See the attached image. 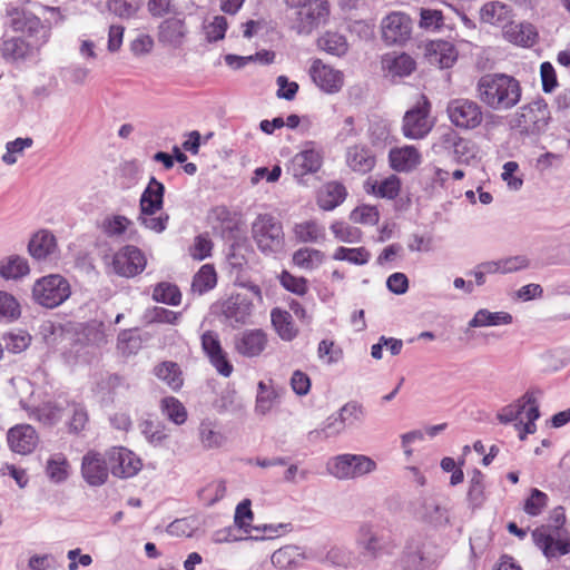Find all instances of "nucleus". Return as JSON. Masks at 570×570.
Listing matches in <instances>:
<instances>
[{"mask_svg": "<svg viewBox=\"0 0 570 570\" xmlns=\"http://www.w3.org/2000/svg\"><path fill=\"white\" fill-rule=\"evenodd\" d=\"M476 95L482 104L492 110H510L522 96L520 81L507 73H487L476 83Z\"/></svg>", "mask_w": 570, "mask_h": 570, "instance_id": "1", "label": "nucleus"}, {"mask_svg": "<svg viewBox=\"0 0 570 570\" xmlns=\"http://www.w3.org/2000/svg\"><path fill=\"white\" fill-rule=\"evenodd\" d=\"M4 28L41 50L51 38L50 22L22 7L7 9Z\"/></svg>", "mask_w": 570, "mask_h": 570, "instance_id": "2", "label": "nucleus"}, {"mask_svg": "<svg viewBox=\"0 0 570 570\" xmlns=\"http://www.w3.org/2000/svg\"><path fill=\"white\" fill-rule=\"evenodd\" d=\"M539 416L537 393L532 390L525 392L524 395L515 402L503 406L497 414V419L503 424L519 420V422L515 423V428L519 431L520 440H524L528 434L535 432V421Z\"/></svg>", "mask_w": 570, "mask_h": 570, "instance_id": "3", "label": "nucleus"}, {"mask_svg": "<svg viewBox=\"0 0 570 570\" xmlns=\"http://www.w3.org/2000/svg\"><path fill=\"white\" fill-rule=\"evenodd\" d=\"M289 8L296 9L294 29L298 35H311L331 18L328 0H285Z\"/></svg>", "mask_w": 570, "mask_h": 570, "instance_id": "4", "label": "nucleus"}, {"mask_svg": "<svg viewBox=\"0 0 570 570\" xmlns=\"http://www.w3.org/2000/svg\"><path fill=\"white\" fill-rule=\"evenodd\" d=\"M252 237L264 254H276L285 246L282 223L271 214H259L252 223Z\"/></svg>", "mask_w": 570, "mask_h": 570, "instance_id": "5", "label": "nucleus"}, {"mask_svg": "<svg viewBox=\"0 0 570 570\" xmlns=\"http://www.w3.org/2000/svg\"><path fill=\"white\" fill-rule=\"evenodd\" d=\"M32 295L40 305L53 308L70 296V286L61 275L52 274L38 279L32 288Z\"/></svg>", "mask_w": 570, "mask_h": 570, "instance_id": "6", "label": "nucleus"}, {"mask_svg": "<svg viewBox=\"0 0 570 570\" xmlns=\"http://www.w3.org/2000/svg\"><path fill=\"white\" fill-rule=\"evenodd\" d=\"M327 469L333 476L348 480L373 472L376 469V463L370 456L346 453L333 458L328 462Z\"/></svg>", "mask_w": 570, "mask_h": 570, "instance_id": "7", "label": "nucleus"}, {"mask_svg": "<svg viewBox=\"0 0 570 570\" xmlns=\"http://www.w3.org/2000/svg\"><path fill=\"white\" fill-rule=\"evenodd\" d=\"M446 114L452 125L461 130H473L483 121L482 107L469 98H455L449 101Z\"/></svg>", "mask_w": 570, "mask_h": 570, "instance_id": "8", "label": "nucleus"}, {"mask_svg": "<svg viewBox=\"0 0 570 570\" xmlns=\"http://www.w3.org/2000/svg\"><path fill=\"white\" fill-rule=\"evenodd\" d=\"M430 111L431 102L426 96L421 95L415 106L407 110L403 117V135L410 139L425 137L433 127V122L429 117Z\"/></svg>", "mask_w": 570, "mask_h": 570, "instance_id": "9", "label": "nucleus"}, {"mask_svg": "<svg viewBox=\"0 0 570 570\" xmlns=\"http://www.w3.org/2000/svg\"><path fill=\"white\" fill-rule=\"evenodd\" d=\"M550 119V111L544 100H535L524 105L515 115L514 126L522 132L538 134Z\"/></svg>", "mask_w": 570, "mask_h": 570, "instance_id": "10", "label": "nucleus"}, {"mask_svg": "<svg viewBox=\"0 0 570 570\" xmlns=\"http://www.w3.org/2000/svg\"><path fill=\"white\" fill-rule=\"evenodd\" d=\"M40 52L41 49L4 29L0 39V55L6 62L23 63L37 58Z\"/></svg>", "mask_w": 570, "mask_h": 570, "instance_id": "11", "label": "nucleus"}, {"mask_svg": "<svg viewBox=\"0 0 570 570\" xmlns=\"http://www.w3.org/2000/svg\"><path fill=\"white\" fill-rule=\"evenodd\" d=\"M110 472L119 479L135 476L142 468L138 455L125 446H112L106 452Z\"/></svg>", "mask_w": 570, "mask_h": 570, "instance_id": "12", "label": "nucleus"}, {"mask_svg": "<svg viewBox=\"0 0 570 570\" xmlns=\"http://www.w3.org/2000/svg\"><path fill=\"white\" fill-rule=\"evenodd\" d=\"M106 454L89 450L81 459V476L90 487H101L109 478L110 466Z\"/></svg>", "mask_w": 570, "mask_h": 570, "instance_id": "13", "label": "nucleus"}, {"mask_svg": "<svg viewBox=\"0 0 570 570\" xmlns=\"http://www.w3.org/2000/svg\"><path fill=\"white\" fill-rule=\"evenodd\" d=\"M200 340L202 348L212 366L219 375L229 377L234 372V366L228 360L227 353L222 347L218 334L214 331H206Z\"/></svg>", "mask_w": 570, "mask_h": 570, "instance_id": "14", "label": "nucleus"}, {"mask_svg": "<svg viewBox=\"0 0 570 570\" xmlns=\"http://www.w3.org/2000/svg\"><path fill=\"white\" fill-rule=\"evenodd\" d=\"M381 30L387 45L404 43L411 37V18L404 12L393 11L383 18Z\"/></svg>", "mask_w": 570, "mask_h": 570, "instance_id": "15", "label": "nucleus"}, {"mask_svg": "<svg viewBox=\"0 0 570 570\" xmlns=\"http://www.w3.org/2000/svg\"><path fill=\"white\" fill-rule=\"evenodd\" d=\"M146 263V257L138 247L127 245L114 255L112 268L120 276L134 277L145 269Z\"/></svg>", "mask_w": 570, "mask_h": 570, "instance_id": "16", "label": "nucleus"}, {"mask_svg": "<svg viewBox=\"0 0 570 570\" xmlns=\"http://www.w3.org/2000/svg\"><path fill=\"white\" fill-rule=\"evenodd\" d=\"M309 75L313 82L326 94H336L343 88L344 73L324 63L321 59H315L312 62Z\"/></svg>", "mask_w": 570, "mask_h": 570, "instance_id": "17", "label": "nucleus"}, {"mask_svg": "<svg viewBox=\"0 0 570 570\" xmlns=\"http://www.w3.org/2000/svg\"><path fill=\"white\" fill-rule=\"evenodd\" d=\"M253 303L242 294L230 295L219 303L220 314L233 326L246 324L253 313Z\"/></svg>", "mask_w": 570, "mask_h": 570, "instance_id": "18", "label": "nucleus"}, {"mask_svg": "<svg viewBox=\"0 0 570 570\" xmlns=\"http://www.w3.org/2000/svg\"><path fill=\"white\" fill-rule=\"evenodd\" d=\"M7 442L12 452L26 455L36 450L39 435L30 424H17L9 429Z\"/></svg>", "mask_w": 570, "mask_h": 570, "instance_id": "19", "label": "nucleus"}, {"mask_svg": "<svg viewBox=\"0 0 570 570\" xmlns=\"http://www.w3.org/2000/svg\"><path fill=\"white\" fill-rule=\"evenodd\" d=\"M535 546L547 558H556L570 552V539H557L550 527H539L532 532Z\"/></svg>", "mask_w": 570, "mask_h": 570, "instance_id": "20", "label": "nucleus"}, {"mask_svg": "<svg viewBox=\"0 0 570 570\" xmlns=\"http://www.w3.org/2000/svg\"><path fill=\"white\" fill-rule=\"evenodd\" d=\"M268 344L267 334L261 328L246 330L235 337V351L244 357H257Z\"/></svg>", "mask_w": 570, "mask_h": 570, "instance_id": "21", "label": "nucleus"}, {"mask_svg": "<svg viewBox=\"0 0 570 570\" xmlns=\"http://www.w3.org/2000/svg\"><path fill=\"white\" fill-rule=\"evenodd\" d=\"M345 164L354 173L365 175L372 171L376 165V156L364 144H355L345 151Z\"/></svg>", "mask_w": 570, "mask_h": 570, "instance_id": "22", "label": "nucleus"}, {"mask_svg": "<svg viewBox=\"0 0 570 570\" xmlns=\"http://www.w3.org/2000/svg\"><path fill=\"white\" fill-rule=\"evenodd\" d=\"M323 165V155L315 148H306L297 153L289 163L288 170L296 178L317 173Z\"/></svg>", "mask_w": 570, "mask_h": 570, "instance_id": "23", "label": "nucleus"}, {"mask_svg": "<svg viewBox=\"0 0 570 570\" xmlns=\"http://www.w3.org/2000/svg\"><path fill=\"white\" fill-rule=\"evenodd\" d=\"M421 154L413 146L392 148L389 153V163L397 173H410L421 164Z\"/></svg>", "mask_w": 570, "mask_h": 570, "instance_id": "24", "label": "nucleus"}, {"mask_svg": "<svg viewBox=\"0 0 570 570\" xmlns=\"http://www.w3.org/2000/svg\"><path fill=\"white\" fill-rule=\"evenodd\" d=\"M165 186L151 177L139 199V209L142 215H155L163 208Z\"/></svg>", "mask_w": 570, "mask_h": 570, "instance_id": "25", "label": "nucleus"}, {"mask_svg": "<svg viewBox=\"0 0 570 570\" xmlns=\"http://www.w3.org/2000/svg\"><path fill=\"white\" fill-rule=\"evenodd\" d=\"M402 181L392 174L382 180L368 177L364 183V190L377 198L395 199L401 193Z\"/></svg>", "mask_w": 570, "mask_h": 570, "instance_id": "26", "label": "nucleus"}, {"mask_svg": "<svg viewBox=\"0 0 570 570\" xmlns=\"http://www.w3.org/2000/svg\"><path fill=\"white\" fill-rule=\"evenodd\" d=\"M503 37L509 42L521 46L532 47L538 41V31L530 22H513L511 21L502 30Z\"/></svg>", "mask_w": 570, "mask_h": 570, "instance_id": "27", "label": "nucleus"}, {"mask_svg": "<svg viewBox=\"0 0 570 570\" xmlns=\"http://www.w3.org/2000/svg\"><path fill=\"white\" fill-rule=\"evenodd\" d=\"M480 18L482 22L502 27L503 30L512 21L513 10L504 2L490 1L482 6Z\"/></svg>", "mask_w": 570, "mask_h": 570, "instance_id": "28", "label": "nucleus"}, {"mask_svg": "<svg viewBox=\"0 0 570 570\" xmlns=\"http://www.w3.org/2000/svg\"><path fill=\"white\" fill-rule=\"evenodd\" d=\"M306 556L302 548L293 544L284 546L272 554V563L279 570H294L299 568Z\"/></svg>", "mask_w": 570, "mask_h": 570, "instance_id": "29", "label": "nucleus"}, {"mask_svg": "<svg viewBox=\"0 0 570 570\" xmlns=\"http://www.w3.org/2000/svg\"><path fill=\"white\" fill-rule=\"evenodd\" d=\"M185 36L186 28L183 19L169 18L159 26L158 39L164 45L178 48L183 45Z\"/></svg>", "mask_w": 570, "mask_h": 570, "instance_id": "30", "label": "nucleus"}, {"mask_svg": "<svg viewBox=\"0 0 570 570\" xmlns=\"http://www.w3.org/2000/svg\"><path fill=\"white\" fill-rule=\"evenodd\" d=\"M28 250L35 259H46L57 250L55 235L46 229L37 232L28 244Z\"/></svg>", "mask_w": 570, "mask_h": 570, "instance_id": "31", "label": "nucleus"}, {"mask_svg": "<svg viewBox=\"0 0 570 570\" xmlns=\"http://www.w3.org/2000/svg\"><path fill=\"white\" fill-rule=\"evenodd\" d=\"M414 59L407 53H386L382 58V67L392 77H406L415 69Z\"/></svg>", "mask_w": 570, "mask_h": 570, "instance_id": "32", "label": "nucleus"}, {"mask_svg": "<svg viewBox=\"0 0 570 570\" xmlns=\"http://www.w3.org/2000/svg\"><path fill=\"white\" fill-rule=\"evenodd\" d=\"M141 434L155 448H165L169 444V429L159 420L147 419L139 425Z\"/></svg>", "mask_w": 570, "mask_h": 570, "instance_id": "33", "label": "nucleus"}, {"mask_svg": "<svg viewBox=\"0 0 570 570\" xmlns=\"http://www.w3.org/2000/svg\"><path fill=\"white\" fill-rule=\"evenodd\" d=\"M154 374L175 392L179 391L184 385L183 372L176 362H160L154 367Z\"/></svg>", "mask_w": 570, "mask_h": 570, "instance_id": "34", "label": "nucleus"}, {"mask_svg": "<svg viewBox=\"0 0 570 570\" xmlns=\"http://www.w3.org/2000/svg\"><path fill=\"white\" fill-rule=\"evenodd\" d=\"M272 324L284 341H292L298 334V330L293 322L292 314L288 311L275 307L271 312Z\"/></svg>", "mask_w": 570, "mask_h": 570, "instance_id": "35", "label": "nucleus"}, {"mask_svg": "<svg viewBox=\"0 0 570 570\" xmlns=\"http://www.w3.org/2000/svg\"><path fill=\"white\" fill-rule=\"evenodd\" d=\"M325 258V253L317 248L302 247L293 253L292 262L302 269L312 271L320 267Z\"/></svg>", "mask_w": 570, "mask_h": 570, "instance_id": "36", "label": "nucleus"}, {"mask_svg": "<svg viewBox=\"0 0 570 570\" xmlns=\"http://www.w3.org/2000/svg\"><path fill=\"white\" fill-rule=\"evenodd\" d=\"M346 196L347 191L342 183H327L318 197L320 207L324 210H332L341 205Z\"/></svg>", "mask_w": 570, "mask_h": 570, "instance_id": "37", "label": "nucleus"}, {"mask_svg": "<svg viewBox=\"0 0 570 570\" xmlns=\"http://www.w3.org/2000/svg\"><path fill=\"white\" fill-rule=\"evenodd\" d=\"M294 235L301 243H322L326 234L324 227L316 220H305L294 226Z\"/></svg>", "mask_w": 570, "mask_h": 570, "instance_id": "38", "label": "nucleus"}, {"mask_svg": "<svg viewBox=\"0 0 570 570\" xmlns=\"http://www.w3.org/2000/svg\"><path fill=\"white\" fill-rule=\"evenodd\" d=\"M217 285V273L213 264L203 265L194 275L191 292L203 295Z\"/></svg>", "mask_w": 570, "mask_h": 570, "instance_id": "39", "label": "nucleus"}, {"mask_svg": "<svg viewBox=\"0 0 570 570\" xmlns=\"http://www.w3.org/2000/svg\"><path fill=\"white\" fill-rule=\"evenodd\" d=\"M160 412L176 425L184 424L188 419L185 405L175 396H165L159 403Z\"/></svg>", "mask_w": 570, "mask_h": 570, "instance_id": "40", "label": "nucleus"}, {"mask_svg": "<svg viewBox=\"0 0 570 570\" xmlns=\"http://www.w3.org/2000/svg\"><path fill=\"white\" fill-rule=\"evenodd\" d=\"M151 297L157 303L178 306L181 304L183 294L176 284L160 282L154 286Z\"/></svg>", "mask_w": 570, "mask_h": 570, "instance_id": "41", "label": "nucleus"}, {"mask_svg": "<svg viewBox=\"0 0 570 570\" xmlns=\"http://www.w3.org/2000/svg\"><path fill=\"white\" fill-rule=\"evenodd\" d=\"M332 258L337 262H347L353 265H365L371 259V252L364 247H345L338 246L332 255Z\"/></svg>", "mask_w": 570, "mask_h": 570, "instance_id": "42", "label": "nucleus"}, {"mask_svg": "<svg viewBox=\"0 0 570 570\" xmlns=\"http://www.w3.org/2000/svg\"><path fill=\"white\" fill-rule=\"evenodd\" d=\"M30 268L24 257L12 255L0 264V276L6 279H17L29 274Z\"/></svg>", "mask_w": 570, "mask_h": 570, "instance_id": "43", "label": "nucleus"}, {"mask_svg": "<svg viewBox=\"0 0 570 570\" xmlns=\"http://www.w3.org/2000/svg\"><path fill=\"white\" fill-rule=\"evenodd\" d=\"M321 50L333 56H344L348 50L346 38L337 32L327 31L317 39Z\"/></svg>", "mask_w": 570, "mask_h": 570, "instance_id": "44", "label": "nucleus"}, {"mask_svg": "<svg viewBox=\"0 0 570 570\" xmlns=\"http://www.w3.org/2000/svg\"><path fill=\"white\" fill-rule=\"evenodd\" d=\"M430 51L441 68H450L458 59V51L453 43L444 40L433 41Z\"/></svg>", "mask_w": 570, "mask_h": 570, "instance_id": "45", "label": "nucleus"}, {"mask_svg": "<svg viewBox=\"0 0 570 570\" xmlns=\"http://www.w3.org/2000/svg\"><path fill=\"white\" fill-rule=\"evenodd\" d=\"M330 230L341 243L357 244L363 239V232L358 227L343 220L333 222Z\"/></svg>", "mask_w": 570, "mask_h": 570, "instance_id": "46", "label": "nucleus"}, {"mask_svg": "<svg viewBox=\"0 0 570 570\" xmlns=\"http://www.w3.org/2000/svg\"><path fill=\"white\" fill-rule=\"evenodd\" d=\"M512 323V316L507 312H489L480 309L469 322L470 327L495 326Z\"/></svg>", "mask_w": 570, "mask_h": 570, "instance_id": "47", "label": "nucleus"}, {"mask_svg": "<svg viewBox=\"0 0 570 570\" xmlns=\"http://www.w3.org/2000/svg\"><path fill=\"white\" fill-rule=\"evenodd\" d=\"M419 27L429 32H440L445 27V16L442 10L420 8Z\"/></svg>", "mask_w": 570, "mask_h": 570, "instance_id": "48", "label": "nucleus"}, {"mask_svg": "<svg viewBox=\"0 0 570 570\" xmlns=\"http://www.w3.org/2000/svg\"><path fill=\"white\" fill-rule=\"evenodd\" d=\"M348 217L353 224H358L363 226H375L380 222L381 214L377 206L362 204L356 206L350 213Z\"/></svg>", "mask_w": 570, "mask_h": 570, "instance_id": "49", "label": "nucleus"}, {"mask_svg": "<svg viewBox=\"0 0 570 570\" xmlns=\"http://www.w3.org/2000/svg\"><path fill=\"white\" fill-rule=\"evenodd\" d=\"M141 347V340L137 330H122L117 337V351L122 356L136 354Z\"/></svg>", "mask_w": 570, "mask_h": 570, "instance_id": "50", "label": "nucleus"}, {"mask_svg": "<svg viewBox=\"0 0 570 570\" xmlns=\"http://www.w3.org/2000/svg\"><path fill=\"white\" fill-rule=\"evenodd\" d=\"M226 494V484L223 480H214L207 483L198 492L199 500L204 505L210 507L222 500Z\"/></svg>", "mask_w": 570, "mask_h": 570, "instance_id": "51", "label": "nucleus"}, {"mask_svg": "<svg viewBox=\"0 0 570 570\" xmlns=\"http://www.w3.org/2000/svg\"><path fill=\"white\" fill-rule=\"evenodd\" d=\"M279 284L287 291L297 296H304L308 292V281L303 276H295L284 269L278 275Z\"/></svg>", "mask_w": 570, "mask_h": 570, "instance_id": "52", "label": "nucleus"}, {"mask_svg": "<svg viewBox=\"0 0 570 570\" xmlns=\"http://www.w3.org/2000/svg\"><path fill=\"white\" fill-rule=\"evenodd\" d=\"M2 341L8 352L18 354L28 348L31 342V336L28 332L18 330L3 334Z\"/></svg>", "mask_w": 570, "mask_h": 570, "instance_id": "53", "label": "nucleus"}, {"mask_svg": "<svg viewBox=\"0 0 570 570\" xmlns=\"http://www.w3.org/2000/svg\"><path fill=\"white\" fill-rule=\"evenodd\" d=\"M69 462L63 454H57L47 462L46 472L50 480L62 482L69 475Z\"/></svg>", "mask_w": 570, "mask_h": 570, "instance_id": "54", "label": "nucleus"}, {"mask_svg": "<svg viewBox=\"0 0 570 570\" xmlns=\"http://www.w3.org/2000/svg\"><path fill=\"white\" fill-rule=\"evenodd\" d=\"M20 316V305L17 299L0 291V321H14Z\"/></svg>", "mask_w": 570, "mask_h": 570, "instance_id": "55", "label": "nucleus"}, {"mask_svg": "<svg viewBox=\"0 0 570 570\" xmlns=\"http://www.w3.org/2000/svg\"><path fill=\"white\" fill-rule=\"evenodd\" d=\"M252 502L249 499H244L239 502L235 510L234 522L235 524L248 532L253 525L254 513L252 511Z\"/></svg>", "mask_w": 570, "mask_h": 570, "instance_id": "56", "label": "nucleus"}, {"mask_svg": "<svg viewBox=\"0 0 570 570\" xmlns=\"http://www.w3.org/2000/svg\"><path fill=\"white\" fill-rule=\"evenodd\" d=\"M213 242L207 234H200L195 237L193 246L189 248V255L195 261H203L212 255Z\"/></svg>", "mask_w": 570, "mask_h": 570, "instance_id": "57", "label": "nucleus"}, {"mask_svg": "<svg viewBox=\"0 0 570 570\" xmlns=\"http://www.w3.org/2000/svg\"><path fill=\"white\" fill-rule=\"evenodd\" d=\"M547 503L548 495L538 489H533L530 497L525 500L523 509L529 515L535 517L543 511Z\"/></svg>", "mask_w": 570, "mask_h": 570, "instance_id": "58", "label": "nucleus"}, {"mask_svg": "<svg viewBox=\"0 0 570 570\" xmlns=\"http://www.w3.org/2000/svg\"><path fill=\"white\" fill-rule=\"evenodd\" d=\"M131 222L127 217L121 215H115L104 220L102 230L106 235L110 237L120 236L127 230Z\"/></svg>", "mask_w": 570, "mask_h": 570, "instance_id": "59", "label": "nucleus"}, {"mask_svg": "<svg viewBox=\"0 0 570 570\" xmlns=\"http://www.w3.org/2000/svg\"><path fill=\"white\" fill-rule=\"evenodd\" d=\"M228 28L227 19L223 16L214 17L213 21L204 27L206 39L209 42L224 39Z\"/></svg>", "mask_w": 570, "mask_h": 570, "instance_id": "60", "label": "nucleus"}, {"mask_svg": "<svg viewBox=\"0 0 570 570\" xmlns=\"http://www.w3.org/2000/svg\"><path fill=\"white\" fill-rule=\"evenodd\" d=\"M108 10L120 18H131L136 14L139 4L130 0H108Z\"/></svg>", "mask_w": 570, "mask_h": 570, "instance_id": "61", "label": "nucleus"}, {"mask_svg": "<svg viewBox=\"0 0 570 570\" xmlns=\"http://www.w3.org/2000/svg\"><path fill=\"white\" fill-rule=\"evenodd\" d=\"M89 423V415L83 405L76 404L73 406L72 415L68 422L69 432L80 433L86 430Z\"/></svg>", "mask_w": 570, "mask_h": 570, "instance_id": "62", "label": "nucleus"}, {"mask_svg": "<svg viewBox=\"0 0 570 570\" xmlns=\"http://www.w3.org/2000/svg\"><path fill=\"white\" fill-rule=\"evenodd\" d=\"M357 541L373 556H375L382 549L380 538L373 533L370 525H362L360 528Z\"/></svg>", "mask_w": 570, "mask_h": 570, "instance_id": "63", "label": "nucleus"}, {"mask_svg": "<svg viewBox=\"0 0 570 570\" xmlns=\"http://www.w3.org/2000/svg\"><path fill=\"white\" fill-rule=\"evenodd\" d=\"M60 410L51 404L46 403L32 410L30 417L38 420L43 424H53L59 419Z\"/></svg>", "mask_w": 570, "mask_h": 570, "instance_id": "64", "label": "nucleus"}]
</instances>
